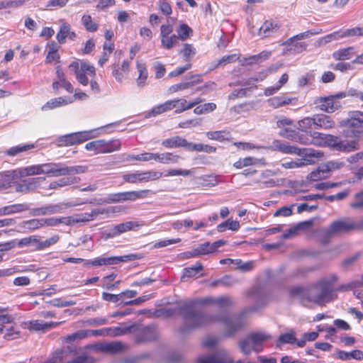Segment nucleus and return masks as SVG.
I'll use <instances>...</instances> for the list:
<instances>
[{
	"label": "nucleus",
	"mask_w": 363,
	"mask_h": 363,
	"mask_svg": "<svg viewBox=\"0 0 363 363\" xmlns=\"http://www.w3.org/2000/svg\"><path fill=\"white\" fill-rule=\"evenodd\" d=\"M195 303V301H191L189 303H186L182 308L185 319L182 333L196 328L221 323L225 329L224 336L225 337H231L242 330L247 324L245 312L234 315H229L225 313L220 314L204 313L192 310Z\"/></svg>",
	"instance_id": "1"
},
{
	"label": "nucleus",
	"mask_w": 363,
	"mask_h": 363,
	"mask_svg": "<svg viewBox=\"0 0 363 363\" xmlns=\"http://www.w3.org/2000/svg\"><path fill=\"white\" fill-rule=\"evenodd\" d=\"M337 281L336 274H329L313 282L308 287H293L290 293L304 306L310 303L323 305L333 300L334 284Z\"/></svg>",
	"instance_id": "2"
},
{
	"label": "nucleus",
	"mask_w": 363,
	"mask_h": 363,
	"mask_svg": "<svg viewBox=\"0 0 363 363\" xmlns=\"http://www.w3.org/2000/svg\"><path fill=\"white\" fill-rule=\"evenodd\" d=\"M273 150L279 151L284 154L296 155L301 156L302 164L304 166L314 164L317 160L323 157L322 151L312 148H299L295 145H290L287 143L276 140L273 142Z\"/></svg>",
	"instance_id": "3"
},
{
	"label": "nucleus",
	"mask_w": 363,
	"mask_h": 363,
	"mask_svg": "<svg viewBox=\"0 0 363 363\" xmlns=\"http://www.w3.org/2000/svg\"><path fill=\"white\" fill-rule=\"evenodd\" d=\"M340 127L345 128L343 135L346 138L359 142V138L363 136V111H350L347 117L340 122Z\"/></svg>",
	"instance_id": "4"
},
{
	"label": "nucleus",
	"mask_w": 363,
	"mask_h": 363,
	"mask_svg": "<svg viewBox=\"0 0 363 363\" xmlns=\"http://www.w3.org/2000/svg\"><path fill=\"white\" fill-rule=\"evenodd\" d=\"M19 177L45 174L48 177H57V163H44L21 167L17 169Z\"/></svg>",
	"instance_id": "5"
},
{
	"label": "nucleus",
	"mask_w": 363,
	"mask_h": 363,
	"mask_svg": "<svg viewBox=\"0 0 363 363\" xmlns=\"http://www.w3.org/2000/svg\"><path fill=\"white\" fill-rule=\"evenodd\" d=\"M121 141L118 139L111 140H96L85 145L87 151L92 152L94 155L107 154L120 150Z\"/></svg>",
	"instance_id": "6"
},
{
	"label": "nucleus",
	"mask_w": 363,
	"mask_h": 363,
	"mask_svg": "<svg viewBox=\"0 0 363 363\" xmlns=\"http://www.w3.org/2000/svg\"><path fill=\"white\" fill-rule=\"evenodd\" d=\"M325 146L337 151L350 152L358 150L359 143L357 140H341L337 136L327 134Z\"/></svg>",
	"instance_id": "7"
},
{
	"label": "nucleus",
	"mask_w": 363,
	"mask_h": 363,
	"mask_svg": "<svg viewBox=\"0 0 363 363\" xmlns=\"http://www.w3.org/2000/svg\"><path fill=\"white\" fill-rule=\"evenodd\" d=\"M162 177V173L159 171H135L132 173L125 174L123 175V179L131 184L148 182L157 180Z\"/></svg>",
	"instance_id": "8"
},
{
	"label": "nucleus",
	"mask_w": 363,
	"mask_h": 363,
	"mask_svg": "<svg viewBox=\"0 0 363 363\" xmlns=\"http://www.w3.org/2000/svg\"><path fill=\"white\" fill-rule=\"evenodd\" d=\"M311 132L304 130H295L289 128L282 130L279 135L288 140L301 145H311Z\"/></svg>",
	"instance_id": "9"
},
{
	"label": "nucleus",
	"mask_w": 363,
	"mask_h": 363,
	"mask_svg": "<svg viewBox=\"0 0 363 363\" xmlns=\"http://www.w3.org/2000/svg\"><path fill=\"white\" fill-rule=\"evenodd\" d=\"M71 203H50L46 206L35 208L30 210V214L32 216H40L45 215H51L56 213H61L67 208L73 206Z\"/></svg>",
	"instance_id": "10"
},
{
	"label": "nucleus",
	"mask_w": 363,
	"mask_h": 363,
	"mask_svg": "<svg viewBox=\"0 0 363 363\" xmlns=\"http://www.w3.org/2000/svg\"><path fill=\"white\" fill-rule=\"evenodd\" d=\"M137 256L135 255H129L121 257H106L103 255L98 257L92 260L87 261L85 264H91L93 266L115 265L120 262L134 260Z\"/></svg>",
	"instance_id": "11"
},
{
	"label": "nucleus",
	"mask_w": 363,
	"mask_h": 363,
	"mask_svg": "<svg viewBox=\"0 0 363 363\" xmlns=\"http://www.w3.org/2000/svg\"><path fill=\"white\" fill-rule=\"evenodd\" d=\"M354 220L345 218L333 222L326 230L328 235L354 231Z\"/></svg>",
	"instance_id": "12"
},
{
	"label": "nucleus",
	"mask_w": 363,
	"mask_h": 363,
	"mask_svg": "<svg viewBox=\"0 0 363 363\" xmlns=\"http://www.w3.org/2000/svg\"><path fill=\"white\" fill-rule=\"evenodd\" d=\"M352 36H363V27H356L353 28L347 29L345 30H339L327 35L320 39L323 43H328L333 40H337L345 37Z\"/></svg>",
	"instance_id": "13"
},
{
	"label": "nucleus",
	"mask_w": 363,
	"mask_h": 363,
	"mask_svg": "<svg viewBox=\"0 0 363 363\" xmlns=\"http://www.w3.org/2000/svg\"><path fill=\"white\" fill-rule=\"evenodd\" d=\"M179 156L172 152L152 153L145 152V157H142L143 162L155 160L162 164L177 163Z\"/></svg>",
	"instance_id": "14"
},
{
	"label": "nucleus",
	"mask_w": 363,
	"mask_h": 363,
	"mask_svg": "<svg viewBox=\"0 0 363 363\" xmlns=\"http://www.w3.org/2000/svg\"><path fill=\"white\" fill-rule=\"evenodd\" d=\"M233 359L228 352L220 350L210 355L200 356L197 359L198 363H233Z\"/></svg>",
	"instance_id": "15"
},
{
	"label": "nucleus",
	"mask_w": 363,
	"mask_h": 363,
	"mask_svg": "<svg viewBox=\"0 0 363 363\" xmlns=\"http://www.w3.org/2000/svg\"><path fill=\"white\" fill-rule=\"evenodd\" d=\"M201 82L202 78L201 74H192L190 76H186L183 82L169 86L168 91L170 94L184 91L185 89L192 88Z\"/></svg>",
	"instance_id": "16"
},
{
	"label": "nucleus",
	"mask_w": 363,
	"mask_h": 363,
	"mask_svg": "<svg viewBox=\"0 0 363 363\" xmlns=\"http://www.w3.org/2000/svg\"><path fill=\"white\" fill-rule=\"evenodd\" d=\"M315 104L320 110L327 113H333L340 107V102L333 96L318 98Z\"/></svg>",
	"instance_id": "17"
},
{
	"label": "nucleus",
	"mask_w": 363,
	"mask_h": 363,
	"mask_svg": "<svg viewBox=\"0 0 363 363\" xmlns=\"http://www.w3.org/2000/svg\"><path fill=\"white\" fill-rule=\"evenodd\" d=\"M142 224H140L138 221H127L122 223L111 228L107 233V237L115 238L125 232L136 230Z\"/></svg>",
	"instance_id": "18"
},
{
	"label": "nucleus",
	"mask_w": 363,
	"mask_h": 363,
	"mask_svg": "<svg viewBox=\"0 0 363 363\" xmlns=\"http://www.w3.org/2000/svg\"><path fill=\"white\" fill-rule=\"evenodd\" d=\"M76 38L77 34L74 31L72 30L71 26L64 20H60V30L56 35L58 43L60 44H64L66 43L67 38L74 40Z\"/></svg>",
	"instance_id": "19"
},
{
	"label": "nucleus",
	"mask_w": 363,
	"mask_h": 363,
	"mask_svg": "<svg viewBox=\"0 0 363 363\" xmlns=\"http://www.w3.org/2000/svg\"><path fill=\"white\" fill-rule=\"evenodd\" d=\"M276 173L272 170H264L260 174L259 179L255 181L259 184V188H271L279 184V181L274 178Z\"/></svg>",
	"instance_id": "20"
},
{
	"label": "nucleus",
	"mask_w": 363,
	"mask_h": 363,
	"mask_svg": "<svg viewBox=\"0 0 363 363\" xmlns=\"http://www.w3.org/2000/svg\"><path fill=\"white\" fill-rule=\"evenodd\" d=\"M272 338V336L262 331H257L250 334V340L252 342V346L254 347V351L259 352L263 349V343L268 341Z\"/></svg>",
	"instance_id": "21"
},
{
	"label": "nucleus",
	"mask_w": 363,
	"mask_h": 363,
	"mask_svg": "<svg viewBox=\"0 0 363 363\" xmlns=\"http://www.w3.org/2000/svg\"><path fill=\"white\" fill-rule=\"evenodd\" d=\"M281 28V24L272 20L265 21L259 28V35L262 38H268L277 34Z\"/></svg>",
	"instance_id": "22"
},
{
	"label": "nucleus",
	"mask_w": 363,
	"mask_h": 363,
	"mask_svg": "<svg viewBox=\"0 0 363 363\" xmlns=\"http://www.w3.org/2000/svg\"><path fill=\"white\" fill-rule=\"evenodd\" d=\"M87 167L83 165L67 166L63 163H57V177L71 176L86 172Z\"/></svg>",
	"instance_id": "23"
},
{
	"label": "nucleus",
	"mask_w": 363,
	"mask_h": 363,
	"mask_svg": "<svg viewBox=\"0 0 363 363\" xmlns=\"http://www.w3.org/2000/svg\"><path fill=\"white\" fill-rule=\"evenodd\" d=\"M104 213L105 211L104 209H93L90 213H80L72 216L74 224L76 225L94 220L99 215L104 214Z\"/></svg>",
	"instance_id": "24"
},
{
	"label": "nucleus",
	"mask_w": 363,
	"mask_h": 363,
	"mask_svg": "<svg viewBox=\"0 0 363 363\" xmlns=\"http://www.w3.org/2000/svg\"><path fill=\"white\" fill-rule=\"evenodd\" d=\"M19 177L17 169L0 172V190L10 187Z\"/></svg>",
	"instance_id": "25"
},
{
	"label": "nucleus",
	"mask_w": 363,
	"mask_h": 363,
	"mask_svg": "<svg viewBox=\"0 0 363 363\" xmlns=\"http://www.w3.org/2000/svg\"><path fill=\"white\" fill-rule=\"evenodd\" d=\"M314 122L316 128L328 130L333 128L335 125V123L333 118L325 114L314 115Z\"/></svg>",
	"instance_id": "26"
},
{
	"label": "nucleus",
	"mask_w": 363,
	"mask_h": 363,
	"mask_svg": "<svg viewBox=\"0 0 363 363\" xmlns=\"http://www.w3.org/2000/svg\"><path fill=\"white\" fill-rule=\"evenodd\" d=\"M157 332L154 326H146L142 328L138 334L136 341L143 342L146 341H152L157 338Z\"/></svg>",
	"instance_id": "27"
},
{
	"label": "nucleus",
	"mask_w": 363,
	"mask_h": 363,
	"mask_svg": "<svg viewBox=\"0 0 363 363\" xmlns=\"http://www.w3.org/2000/svg\"><path fill=\"white\" fill-rule=\"evenodd\" d=\"M136 67L138 72V77L136 79V83L138 86L143 87L146 84L148 77V72L145 63L142 60H137Z\"/></svg>",
	"instance_id": "28"
},
{
	"label": "nucleus",
	"mask_w": 363,
	"mask_h": 363,
	"mask_svg": "<svg viewBox=\"0 0 363 363\" xmlns=\"http://www.w3.org/2000/svg\"><path fill=\"white\" fill-rule=\"evenodd\" d=\"M187 140L180 136H174L162 140V145L166 148L186 147Z\"/></svg>",
	"instance_id": "29"
},
{
	"label": "nucleus",
	"mask_w": 363,
	"mask_h": 363,
	"mask_svg": "<svg viewBox=\"0 0 363 363\" xmlns=\"http://www.w3.org/2000/svg\"><path fill=\"white\" fill-rule=\"evenodd\" d=\"M38 178H30L28 179L23 180L21 183L17 184L16 187V191L27 193L30 191L35 189L38 187Z\"/></svg>",
	"instance_id": "30"
},
{
	"label": "nucleus",
	"mask_w": 363,
	"mask_h": 363,
	"mask_svg": "<svg viewBox=\"0 0 363 363\" xmlns=\"http://www.w3.org/2000/svg\"><path fill=\"white\" fill-rule=\"evenodd\" d=\"M28 209L29 206L26 203H16L0 208V216L21 213Z\"/></svg>",
	"instance_id": "31"
},
{
	"label": "nucleus",
	"mask_w": 363,
	"mask_h": 363,
	"mask_svg": "<svg viewBox=\"0 0 363 363\" xmlns=\"http://www.w3.org/2000/svg\"><path fill=\"white\" fill-rule=\"evenodd\" d=\"M99 130L98 128L74 133L77 145L98 137L100 135Z\"/></svg>",
	"instance_id": "32"
},
{
	"label": "nucleus",
	"mask_w": 363,
	"mask_h": 363,
	"mask_svg": "<svg viewBox=\"0 0 363 363\" xmlns=\"http://www.w3.org/2000/svg\"><path fill=\"white\" fill-rule=\"evenodd\" d=\"M73 102V100H67V98L64 97H58L52 99L48 101L46 104H45L41 110L43 111H47L57 107H60L62 106L67 105Z\"/></svg>",
	"instance_id": "33"
},
{
	"label": "nucleus",
	"mask_w": 363,
	"mask_h": 363,
	"mask_svg": "<svg viewBox=\"0 0 363 363\" xmlns=\"http://www.w3.org/2000/svg\"><path fill=\"white\" fill-rule=\"evenodd\" d=\"M80 179L76 177H63L57 181L52 182L48 186V189H57L64 186L72 185L78 183Z\"/></svg>",
	"instance_id": "34"
},
{
	"label": "nucleus",
	"mask_w": 363,
	"mask_h": 363,
	"mask_svg": "<svg viewBox=\"0 0 363 363\" xmlns=\"http://www.w3.org/2000/svg\"><path fill=\"white\" fill-rule=\"evenodd\" d=\"M98 349L102 352L115 354L123 349V345L120 342H105L99 345Z\"/></svg>",
	"instance_id": "35"
},
{
	"label": "nucleus",
	"mask_w": 363,
	"mask_h": 363,
	"mask_svg": "<svg viewBox=\"0 0 363 363\" xmlns=\"http://www.w3.org/2000/svg\"><path fill=\"white\" fill-rule=\"evenodd\" d=\"M354 49L353 47L340 49L333 53V57L335 60H346L351 59L354 55Z\"/></svg>",
	"instance_id": "36"
},
{
	"label": "nucleus",
	"mask_w": 363,
	"mask_h": 363,
	"mask_svg": "<svg viewBox=\"0 0 363 363\" xmlns=\"http://www.w3.org/2000/svg\"><path fill=\"white\" fill-rule=\"evenodd\" d=\"M150 190L144 189L139 191H125V201H135L147 197Z\"/></svg>",
	"instance_id": "37"
},
{
	"label": "nucleus",
	"mask_w": 363,
	"mask_h": 363,
	"mask_svg": "<svg viewBox=\"0 0 363 363\" xmlns=\"http://www.w3.org/2000/svg\"><path fill=\"white\" fill-rule=\"evenodd\" d=\"M272 55L270 51H262L258 55H252L247 58H245L244 61H241V64L242 65H252L255 63H258L259 61L265 60L269 58Z\"/></svg>",
	"instance_id": "38"
},
{
	"label": "nucleus",
	"mask_w": 363,
	"mask_h": 363,
	"mask_svg": "<svg viewBox=\"0 0 363 363\" xmlns=\"http://www.w3.org/2000/svg\"><path fill=\"white\" fill-rule=\"evenodd\" d=\"M293 99L285 96H274L269 99L267 102L269 106L277 108L281 106L291 104Z\"/></svg>",
	"instance_id": "39"
},
{
	"label": "nucleus",
	"mask_w": 363,
	"mask_h": 363,
	"mask_svg": "<svg viewBox=\"0 0 363 363\" xmlns=\"http://www.w3.org/2000/svg\"><path fill=\"white\" fill-rule=\"evenodd\" d=\"M240 228V225L238 221L233 220L232 219H228L217 226V230L220 233L225 231L226 229H229L233 231H238Z\"/></svg>",
	"instance_id": "40"
},
{
	"label": "nucleus",
	"mask_w": 363,
	"mask_h": 363,
	"mask_svg": "<svg viewBox=\"0 0 363 363\" xmlns=\"http://www.w3.org/2000/svg\"><path fill=\"white\" fill-rule=\"evenodd\" d=\"M82 23L88 32H95L99 28V25L95 22L91 16L88 14H84L81 19Z\"/></svg>",
	"instance_id": "41"
},
{
	"label": "nucleus",
	"mask_w": 363,
	"mask_h": 363,
	"mask_svg": "<svg viewBox=\"0 0 363 363\" xmlns=\"http://www.w3.org/2000/svg\"><path fill=\"white\" fill-rule=\"evenodd\" d=\"M320 33H321V30H318V29H313V30H307L306 32L298 33V34L289 38L288 40H286L285 41V44H290V43H292L293 41H295V40H301L302 39L308 38L312 35H318Z\"/></svg>",
	"instance_id": "42"
},
{
	"label": "nucleus",
	"mask_w": 363,
	"mask_h": 363,
	"mask_svg": "<svg viewBox=\"0 0 363 363\" xmlns=\"http://www.w3.org/2000/svg\"><path fill=\"white\" fill-rule=\"evenodd\" d=\"M338 357L340 359L343 360H348L350 359H354L357 360L363 359V352L359 350H353L350 352L340 351L338 352Z\"/></svg>",
	"instance_id": "43"
},
{
	"label": "nucleus",
	"mask_w": 363,
	"mask_h": 363,
	"mask_svg": "<svg viewBox=\"0 0 363 363\" xmlns=\"http://www.w3.org/2000/svg\"><path fill=\"white\" fill-rule=\"evenodd\" d=\"M172 101L173 104L175 105L174 106L175 113H181L191 109L189 101L184 98L174 99Z\"/></svg>",
	"instance_id": "44"
},
{
	"label": "nucleus",
	"mask_w": 363,
	"mask_h": 363,
	"mask_svg": "<svg viewBox=\"0 0 363 363\" xmlns=\"http://www.w3.org/2000/svg\"><path fill=\"white\" fill-rule=\"evenodd\" d=\"M206 136L210 140L223 142L228 139L230 133L226 130L209 131L206 133Z\"/></svg>",
	"instance_id": "45"
},
{
	"label": "nucleus",
	"mask_w": 363,
	"mask_h": 363,
	"mask_svg": "<svg viewBox=\"0 0 363 363\" xmlns=\"http://www.w3.org/2000/svg\"><path fill=\"white\" fill-rule=\"evenodd\" d=\"M284 46L289 47L288 51L293 53H300L306 50L307 44L305 42H298V40L293 41L292 43L285 44V41L281 44Z\"/></svg>",
	"instance_id": "46"
},
{
	"label": "nucleus",
	"mask_w": 363,
	"mask_h": 363,
	"mask_svg": "<svg viewBox=\"0 0 363 363\" xmlns=\"http://www.w3.org/2000/svg\"><path fill=\"white\" fill-rule=\"evenodd\" d=\"M34 147V144L19 145L9 148L6 150V154L9 156H16L21 152L30 150Z\"/></svg>",
	"instance_id": "47"
},
{
	"label": "nucleus",
	"mask_w": 363,
	"mask_h": 363,
	"mask_svg": "<svg viewBox=\"0 0 363 363\" xmlns=\"http://www.w3.org/2000/svg\"><path fill=\"white\" fill-rule=\"evenodd\" d=\"M74 133L59 137L57 140L58 146H71L77 145Z\"/></svg>",
	"instance_id": "48"
},
{
	"label": "nucleus",
	"mask_w": 363,
	"mask_h": 363,
	"mask_svg": "<svg viewBox=\"0 0 363 363\" xmlns=\"http://www.w3.org/2000/svg\"><path fill=\"white\" fill-rule=\"evenodd\" d=\"M176 31L179 39L183 41L188 39L193 33L192 29L186 23H182Z\"/></svg>",
	"instance_id": "49"
},
{
	"label": "nucleus",
	"mask_w": 363,
	"mask_h": 363,
	"mask_svg": "<svg viewBox=\"0 0 363 363\" xmlns=\"http://www.w3.org/2000/svg\"><path fill=\"white\" fill-rule=\"evenodd\" d=\"M328 177V174H327L323 164L320 165L316 170L313 171L308 176V179L311 181H318Z\"/></svg>",
	"instance_id": "50"
},
{
	"label": "nucleus",
	"mask_w": 363,
	"mask_h": 363,
	"mask_svg": "<svg viewBox=\"0 0 363 363\" xmlns=\"http://www.w3.org/2000/svg\"><path fill=\"white\" fill-rule=\"evenodd\" d=\"M322 164L327 174H328V177L330 176L332 172L340 169L345 166V163L339 160H331Z\"/></svg>",
	"instance_id": "51"
},
{
	"label": "nucleus",
	"mask_w": 363,
	"mask_h": 363,
	"mask_svg": "<svg viewBox=\"0 0 363 363\" xmlns=\"http://www.w3.org/2000/svg\"><path fill=\"white\" fill-rule=\"evenodd\" d=\"M179 40V37H177V35L172 34L166 38H162V39H161V43L164 48L171 50L178 43Z\"/></svg>",
	"instance_id": "52"
},
{
	"label": "nucleus",
	"mask_w": 363,
	"mask_h": 363,
	"mask_svg": "<svg viewBox=\"0 0 363 363\" xmlns=\"http://www.w3.org/2000/svg\"><path fill=\"white\" fill-rule=\"evenodd\" d=\"M311 145L315 146H325L327 134L321 133L319 132L311 133Z\"/></svg>",
	"instance_id": "53"
},
{
	"label": "nucleus",
	"mask_w": 363,
	"mask_h": 363,
	"mask_svg": "<svg viewBox=\"0 0 363 363\" xmlns=\"http://www.w3.org/2000/svg\"><path fill=\"white\" fill-rule=\"evenodd\" d=\"M22 227L29 230H35L43 227L42 218H33L22 223Z\"/></svg>",
	"instance_id": "54"
},
{
	"label": "nucleus",
	"mask_w": 363,
	"mask_h": 363,
	"mask_svg": "<svg viewBox=\"0 0 363 363\" xmlns=\"http://www.w3.org/2000/svg\"><path fill=\"white\" fill-rule=\"evenodd\" d=\"M179 52L183 55L186 61H189L195 55L196 49L191 44L185 43Z\"/></svg>",
	"instance_id": "55"
},
{
	"label": "nucleus",
	"mask_w": 363,
	"mask_h": 363,
	"mask_svg": "<svg viewBox=\"0 0 363 363\" xmlns=\"http://www.w3.org/2000/svg\"><path fill=\"white\" fill-rule=\"evenodd\" d=\"M252 346V344L250 340V335L245 339L240 340L239 342V347L242 352L245 355H248L252 350L254 351V347Z\"/></svg>",
	"instance_id": "56"
},
{
	"label": "nucleus",
	"mask_w": 363,
	"mask_h": 363,
	"mask_svg": "<svg viewBox=\"0 0 363 363\" xmlns=\"http://www.w3.org/2000/svg\"><path fill=\"white\" fill-rule=\"evenodd\" d=\"M213 249L211 243L206 242L200 245L198 247L194 250V255H203L213 253Z\"/></svg>",
	"instance_id": "57"
},
{
	"label": "nucleus",
	"mask_w": 363,
	"mask_h": 363,
	"mask_svg": "<svg viewBox=\"0 0 363 363\" xmlns=\"http://www.w3.org/2000/svg\"><path fill=\"white\" fill-rule=\"evenodd\" d=\"M294 342H296L295 333L294 332H291L279 336L277 341V346L286 343L293 344Z\"/></svg>",
	"instance_id": "58"
},
{
	"label": "nucleus",
	"mask_w": 363,
	"mask_h": 363,
	"mask_svg": "<svg viewBox=\"0 0 363 363\" xmlns=\"http://www.w3.org/2000/svg\"><path fill=\"white\" fill-rule=\"evenodd\" d=\"M315 125L314 116L313 117H306L298 122V128L301 130L307 131L312 125Z\"/></svg>",
	"instance_id": "59"
},
{
	"label": "nucleus",
	"mask_w": 363,
	"mask_h": 363,
	"mask_svg": "<svg viewBox=\"0 0 363 363\" xmlns=\"http://www.w3.org/2000/svg\"><path fill=\"white\" fill-rule=\"evenodd\" d=\"M106 202L108 203L125 202V191L108 194Z\"/></svg>",
	"instance_id": "60"
},
{
	"label": "nucleus",
	"mask_w": 363,
	"mask_h": 363,
	"mask_svg": "<svg viewBox=\"0 0 363 363\" xmlns=\"http://www.w3.org/2000/svg\"><path fill=\"white\" fill-rule=\"evenodd\" d=\"M11 318L7 315H0V333L4 329L9 331L12 328Z\"/></svg>",
	"instance_id": "61"
},
{
	"label": "nucleus",
	"mask_w": 363,
	"mask_h": 363,
	"mask_svg": "<svg viewBox=\"0 0 363 363\" xmlns=\"http://www.w3.org/2000/svg\"><path fill=\"white\" fill-rule=\"evenodd\" d=\"M233 299L228 296L216 297V300L215 301V304L220 308H227L233 305Z\"/></svg>",
	"instance_id": "62"
},
{
	"label": "nucleus",
	"mask_w": 363,
	"mask_h": 363,
	"mask_svg": "<svg viewBox=\"0 0 363 363\" xmlns=\"http://www.w3.org/2000/svg\"><path fill=\"white\" fill-rule=\"evenodd\" d=\"M202 269H203V267L201 264H196V265H194L191 267L186 268L185 272L183 274V278L193 277L196 276L199 272H200L202 270Z\"/></svg>",
	"instance_id": "63"
},
{
	"label": "nucleus",
	"mask_w": 363,
	"mask_h": 363,
	"mask_svg": "<svg viewBox=\"0 0 363 363\" xmlns=\"http://www.w3.org/2000/svg\"><path fill=\"white\" fill-rule=\"evenodd\" d=\"M46 322L41 320H35L29 323L28 328L30 330L38 331V330H46Z\"/></svg>",
	"instance_id": "64"
}]
</instances>
